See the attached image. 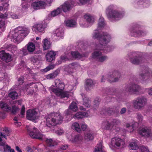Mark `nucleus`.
Listing matches in <instances>:
<instances>
[{"mask_svg":"<svg viewBox=\"0 0 152 152\" xmlns=\"http://www.w3.org/2000/svg\"><path fill=\"white\" fill-rule=\"evenodd\" d=\"M8 5L7 2H1L0 5V11H4L6 10L8 7Z\"/></svg>","mask_w":152,"mask_h":152,"instance_id":"49530a36","label":"nucleus"},{"mask_svg":"<svg viewBox=\"0 0 152 152\" xmlns=\"http://www.w3.org/2000/svg\"><path fill=\"white\" fill-rule=\"evenodd\" d=\"M103 151L102 145L100 143L95 147L94 152H102Z\"/></svg>","mask_w":152,"mask_h":152,"instance_id":"3c124183","label":"nucleus"},{"mask_svg":"<svg viewBox=\"0 0 152 152\" xmlns=\"http://www.w3.org/2000/svg\"><path fill=\"white\" fill-rule=\"evenodd\" d=\"M6 142H0V146H2L3 147L4 150L5 151H9L11 148L8 145H6Z\"/></svg>","mask_w":152,"mask_h":152,"instance_id":"603ef678","label":"nucleus"},{"mask_svg":"<svg viewBox=\"0 0 152 152\" xmlns=\"http://www.w3.org/2000/svg\"><path fill=\"white\" fill-rule=\"evenodd\" d=\"M107 111L109 114L114 113L118 111V108L115 107H109L107 109Z\"/></svg>","mask_w":152,"mask_h":152,"instance_id":"864d4df0","label":"nucleus"},{"mask_svg":"<svg viewBox=\"0 0 152 152\" xmlns=\"http://www.w3.org/2000/svg\"><path fill=\"white\" fill-rule=\"evenodd\" d=\"M26 47H27L28 51L30 53L33 52L35 49V44L32 42H28V44L26 45Z\"/></svg>","mask_w":152,"mask_h":152,"instance_id":"72a5a7b5","label":"nucleus"},{"mask_svg":"<svg viewBox=\"0 0 152 152\" xmlns=\"http://www.w3.org/2000/svg\"><path fill=\"white\" fill-rule=\"evenodd\" d=\"M137 118L140 123H141L143 119V116L140 113L137 114Z\"/></svg>","mask_w":152,"mask_h":152,"instance_id":"e2e57ef3","label":"nucleus"},{"mask_svg":"<svg viewBox=\"0 0 152 152\" xmlns=\"http://www.w3.org/2000/svg\"><path fill=\"white\" fill-rule=\"evenodd\" d=\"M88 115V113L86 112H80L77 113L74 116V118L80 119L84 117H87Z\"/></svg>","mask_w":152,"mask_h":152,"instance_id":"473e14b6","label":"nucleus"},{"mask_svg":"<svg viewBox=\"0 0 152 152\" xmlns=\"http://www.w3.org/2000/svg\"><path fill=\"white\" fill-rule=\"evenodd\" d=\"M62 12V10L59 7L57 8L56 10L52 11L50 15L51 17H54L60 14Z\"/></svg>","mask_w":152,"mask_h":152,"instance_id":"37998d69","label":"nucleus"},{"mask_svg":"<svg viewBox=\"0 0 152 152\" xmlns=\"http://www.w3.org/2000/svg\"><path fill=\"white\" fill-rule=\"evenodd\" d=\"M55 83L56 88H53L55 87L54 86H52L49 88L50 92L51 93L53 92L61 98L65 97L68 98L69 95V92L67 91H62L64 88V83L58 79L55 80Z\"/></svg>","mask_w":152,"mask_h":152,"instance_id":"f257e3e1","label":"nucleus"},{"mask_svg":"<svg viewBox=\"0 0 152 152\" xmlns=\"http://www.w3.org/2000/svg\"><path fill=\"white\" fill-rule=\"evenodd\" d=\"M127 56L130 62L135 65H140L146 61L145 58L143 56V53L141 52H130L128 53Z\"/></svg>","mask_w":152,"mask_h":152,"instance_id":"39448f33","label":"nucleus"},{"mask_svg":"<svg viewBox=\"0 0 152 152\" xmlns=\"http://www.w3.org/2000/svg\"><path fill=\"white\" fill-rule=\"evenodd\" d=\"M25 151L26 152H34L33 150L32 149L31 147L29 146L26 147Z\"/></svg>","mask_w":152,"mask_h":152,"instance_id":"774afa93","label":"nucleus"},{"mask_svg":"<svg viewBox=\"0 0 152 152\" xmlns=\"http://www.w3.org/2000/svg\"><path fill=\"white\" fill-rule=\"evenodd\" d=\"M42 46L44 50H46L49 49L51 45L50 42L48 41L47 39H44L42 42Z\"/></svg>","mask_w":152,"mask_h":152,"instance_id":"4c0bfd02","label":"nucleus"},{"mask_svg":"<svg viewBox=\"0 0 152 152\" xmlns=\"http://www.w3.org/2000/svg\"><path fill=\"white\" fill-rule=\"evenodd\" d=\"M84 18L86 21L90 24H92L94 22L95 19L94 17L89 14L84 15Z\"/></svg>","mask_w":152,"mask_h":152,"instance_id":"cd10ccee","label":"nucleus"},{"mask_svg":"<svg viewBox=\"0 0 152 152\" xmlns=\"http://www.w3.org/2000/svg\"><path fill=\"white\" fill-rule=\"evenodd\" d=\"M71 127L72 129L77 132H80L81 131L80 124L77 122H75L72 124Z\"/></svg>","mask_w":152,"mask_h":152,"instance_id":"e433bc0d","label":"nucleus"},{"mask_svg":"<svg viewBox=\"0 0 152 152\" xmlns=\"http://www.w3.org/2000/svg\"><path fill=\"white\" fill-rule=\"evenodd\" d=\"M53 35L60 38H62L63 37L64 32L62 28H59L56 29L54 32Z\"/></svg>","mask_w":152,"mask_h":152,"instance_id":"7c9ffc66","label":"nucleus"},{"mask_svg":"<svg viewBox=\"0 0 152 152\" xmlns=\"http://www.w3.org/2000/svg\"><path fill=\"white\" fill-rule=\"evenodd\" d=\"M45 118L46 125L50 127L61 123L63 119L59 113H51L45 117Z\"/></svg>","mask_w":152,"mask_h":152,"instance_id":"423d86ee","label":"nucleus"},{"mask_svg":"<svg viewBox=\"0 0 152 152\" xmlns=\"http://www.w3.org/2000/svg\"><path fill=\"white\" fill-rule=\"evenodd\" d=\"M139 149L142 152H150L148 148L144 145L140 146Z\"/></svg>","mask_w":152,"mask_h":152,"instance_id":"bf43d9fd","label":"nucleus"},{"mask_svg":"<svg viewBox=\"0 0 152 152\" xmlns=\"http://www.w3.org/2000/svg\"><path fill=\"white\" fill-rule=\"evenodd\" d=\"M138 140H134L129 142V148L130 149L137 150L139 149L138 145Z\"/></svg>","mask_w":152,"mask_h":152,"instance_id":"393cba45","label":"nucleus"},{"mask_svg":"<svg viewBox=\"0 0 152 152\" xmlns=\"http://www.w3.org/2000/svg\"><path fill=\"white\" fill-rule=\"evenodd\" d=\"M71 54L73 58L78 59L80 58L83 56H84V55L81 54L77 51L72 52Z\"/></svg>","mask_w":152,"mask_h":152,"instance_id":"de8ad7c7","label":"nucleus"},{"mask_svg":"<svg viewBox=\"0 0 152 152\" xmlns=\"http://www.w3.org/2000/svg\"><path fill=\"white\" fill-rule=\"evenodd\" d=\"M105 23L104 19L103 17H100L99 18L98 25V29H101L103 28L104 26Z\"/></svg>","mask_w":152,"mask_h":152,"instance_id":"58836bf2","label":"nucleus"},{"mask_svg":"<svg viewBox=\"0 0 152 152\" xmlns=\"http://www.w3.org/2000/svg\"><path fill=\"white\" fill-rule=\"evenodd\" d=\"M120 124V121L119 120L116 119L113 120V121L111 122V124H112L113 127L114 126L117 125L118 124L119 125Z\"/></svg>","mask_w":152,"mask_h":152,"instance_id":"680f3d73","label":"nucleus"},{"mask_svg":"<svg viewBox=\"0 0 152 152\" xmlns=\"http://www.w3.org/2000/svg\"><path fill=\"white\" fill-rule=\"evenodd\" d=\"M83 137L82 135L77 134L75 136L72 141L73 142L76 144H81L83 142Z\"/></svg>","mask_w":152,"mask_h":152,"instance_id":"c756f323","label":"nucleus"},{"mask_svg":"<svg viewBox=\"0 0 152 152\" xmlns=\"http://www.w3.org/2000/svg\"><path fill=\"white\" fill-rule=\"evenodd\" d=\"M45 27L42 24L39 23L35 24L33 26L32 30L37 34L44 33Z\"/></svg>","mask_w":152,"mask_h":152,"instance_id":"6ab92c4d","label":"nucleus"},{"mask_svg":"<svg viewBox=\"0 0 152 152\" xmlns=\"http://www.w3.org/2000/svg\"><path fill=\"white\" fill-rule=\"evenodd\" d=\"M80 67V66L78 64L76 63H72L68 65L67 67V72L70 74L73 72L74 69H77Z\"/></svg>","mask_w":152,"mask_h":152,"instance_id":"4be33fe9","label":"nucleus"},{"mask_svg":"<svg viewBox=\"0 0 152 152\" xmlns=\"http://www.w3.org/2000/svg\"><path fill=\"white\" fill-rule=\"evenodd\" d=\"M10 135V132L7 128H4L2 132H0V142L2 141L1 137L7 139L6 137Z\"/></svg>","mask_w":152,"mask_h":152,"instance_id":"c85d7f7f","label":"nucleus"},{"mask_svg":"<svg viewBox=\"0 0 152 152\" xmlns=\"http://www.w3.org/2000/svg\"><path fill=\"white\" fill-rule=\"evenodd\" d=\"M108 59V57L107 56L102 54L96 60L99 62L103 63L107 61Z\"/></svg>","mask_w":152,"mask_h":152,"instance_id":"09e8293b","label":"nucleus"},{"mask_svg":"<svg viewBox=\"0 0 152 152\" xmlns=\"http://www.w3.org/2000/svg\"><path fill=\"white\" fill-rule=\"evenodd\" d=\"M138 126V124L136 122H133L132 125H131L130 124L128 123H126V128L130 127L131 128V129H128V131L129 132H133Z\"/></svg>","mask_w":152,"mask_h":152,"instance_id":"2f4dec72","label":"nucleus"},{"mask_svg":"<svg viewBox=\"0 0 152 152\" xmlns=\"http://www.w3.org/2000/svg\"><path fill=\"white\" fill-rule=\"evenodd\" d=\"M54 67L55 65H49L44 69H43V71L45 72H47L50 70L53 69L54 68Z\"/></svg>","mask_w":152,"mask_h":152,"instance_id":"0e129e2a","label":"nucleus"},{"mask_svg":"<svg viewBox=\"0 0 152 152\" xmlns=\"http://www.w3.org/2000/svg\"><path fill=\"white\" fill-rule=\"evenodd\" d=\"M107 44L106 45L105 47H103V49L101 50H105L107 51V52H110L112 51L114 49V47L113 46H107ZM101 47H102L101 46V45H99L98 47L97 46L96 49H97L101 50L100 48Z\"/></svg>","mask_w":152,"mask_h":152,"instance_id":"a19ab883","label":"nucleus"},{"mask_svg":"<svg viewBox=\"0 0 152 152\" xmlns=\"http://www.w3.org/2000/svg\"><path fill=\"white\" fill-rule=\"evenodd\" d=\"M125 144L123 140L118 137H114L111 139L110 143L111 147L118 149L122 147Z\"/></svg>","mask_w":152,"mask_h":152,"instance_id":"ddd939ff","label":"nucleus"},{"mask_svg":"<svg viewBox=\"0 0 152 152\" xmlns=\"http://www.w3.org/2000/svg\"><path fill=\"white\" fill-rule=\"evenodd\" d=\"M21 51H22L23 54L24 55H27L28 53V52H29V51H28L27 48V47H26V46L22 49Z\"/></svg>","mask_w":152,"mask_h":152,"instance_id":"338daca9","label":"nucleus"},{"mask_svg":"<svg viewBox=\"0 0 152 152\" xmlns=\"http://www.w3.org/2000/svg\"><path fill=\"white\" fill-rule=\"evenodd\" d=\"M92 38L94 39L99 38V44L96 45V47L99 45H101L102 47L100 49L102 50L103 47L110 41L111 37L107 33L101 34L98 30H96L92 34Z\"/></svg>","mask_w":152,"mask_h":152,"instance_id":"f03ea898","label":"nucleus"},{"mask_svg":"<svg viewBox=\"0 0 152 152\" xmlns=\"http://www.w3.org/2000/svg\"><path fill=\"white\" fill-rule=\"evenodd\" d=\"M95 84V82L91 79H87L86 81V88L87 91L91 90Z\"/></svg>","mask_w":152,"mask_h":152,"instance_id":"b1692460","label":"nucleus"},{"mask_svg":"<svg viewBox=\"0 0 152 152\" xmlns=\"http://www.w3.org/2000/svg\"><path fill=\"white\" fill-rule=\"evenodd\" d=\"M81 127V130L84 131H85L87 127V126L86 124L84 122H82L80 124Z\"/></svg>","mask_w":152,"mask_h":152,"instance_id":"69168bd1","label":"nucleus"},{"mask_svg":"<svg viewBox=\"0 0 152 152\" xmlns=\"http://www.w3.org/2000/svg\"><path fill=\"white\" fill-rule=\"evenodd\" d=\"M94 138L93 134L90 132H87L85 135L84 139L85 140L88 141L92 140Z\"/></svg>","mask_w":152,"mask_h":152,"instance_id":"ea45409f","label":"nucleus"},{"mask_svg":"<svg viewBox=\"0 0 152 152\" xmlns=\"http://www.w3.org/2000/svg\"><path fill=\"white\" fill-rule=\"evenodd\" d=\"M96 48V49L97 50L95 51L94 52L92 53V56L93 58L96 59L97 60L98 58L102 54V52L100 51L101 50L97 49Z\"/></svg>","mask_w":152,"mask_h":152,"instance_id":"c9c22d12","label":"nucleus"},{"mask_svg":"<svg viewBox=\"0 0 152 152\" xmlns=\"http://www.w3.org/2000/svg\"><path fill=\"white\" fill-rule=\"evenodd\" d=\"M64 23L66 25L69 27H75L77 25V23L75 20L72 19L65 20Z\"/></svg>","mask_w":152,"mask_h":152,"instance_id":"5701e85b","label":"nucleus"},{"mask_svg":"<svg viewBox=\"0 0 152 152\" xmlns=\"http://www.w3.org/2000/svg\"><path fill=\"white\" fill-rule=\"evenodd\" d=\"M26 117L29 120L33 121L36 120L38 118L37 112L35 110H28L26 112Z\"/></svg>","mask_w":152,"mask_h":152,"instance_id":"2eb2a0df","label":"nucleus"},{"mask_svg":"<svg viewBox=\"0 0 152 152\" xmlns=\"http://www.w3.org/2000/svg\"><path fill=\"white\" fill-rule=\"evenodd\" d=\"M68 60V58L66 54L62 55L60 57V60L58 61L56 64H59L61 63L62 62H64Z\"/></svg>","mask_w":152,"mask_h":152,"instance_id":"a18cd8bd","label":"nucleus"},{"mask_svg":"<svg viewBox=\"0 0 152 152\" xmlns=\"http://www.w3.org/2000/svg\"><path fill=\"white\" fill-rule=\"evenodd\" d=\"M7 16V14L6 13L0 15V33L4 31L5 30V21L4 19H6Z\"/></svg>","mask_w":152,"mask_h":152,"instance_id":"a211bd4d","label":"nucleus"},{"mask_svg":"<svg viewBox=\"0 0 152 152\" xmlns=\"http://www.w3.org/2000/svg\"><path fill=\"white\" fill-rule=\"evenodd\" d=\"M27 129L29 136L32 138L42 140L45 138V136L35 127L30 129L28 126H26Z\"/></svg>","mask_w":152,"mask_h":152,"instance_id":"9b49d317","label":"nucleus"},{"mask_svg":"<svg viewBox=\"0 0 152 152\" xmlns=\"http://www.w3.org/2000/svg\"><path fill=\"white\" fill-rule=\"evenodd\" d=\"M100 100L99 98H96L94 101L93 109L94 110L96 109L99 105Z\"/></svg>","mask_w":152,"mask_h":152,"instance_id":"4d7b16f0","label":"nucleus"},{"mask_svg":"<svg viewBox=\"0 0 152 152\" xmlns=\"http://www.w3.org/2000/svg\"><path fill=\"white\" fill-rule=\"evenodd\" d=\"M23 83V77L22 76H21L18 79L16 84V86H18L22 85Z\"/></svg>","mask_w":152,"mask_h":152,"instance_id":"052dcab7","label":"nucleus"},{"mask_svg":"<svg viewBox=\"0 0 152 152\" xmlns=\"http://www.w3.org/2000/svg\"><path fill=\"white\" fill-rule=\"evenodd\" d=\"M28 5L26 3H23L20 6L19 10L22 11H25L28 9Z\"/></svg>","mask_w":152,"mask_h":152,"instance_id":"13d9d810","label":"nucleus"},{"mask_svg":"<svg viewBox=\"0 0 152 152\" xmlns=\"http://www.w3.org/2000/svg\"><path fill=\"white\" fill-rule=\"evenodd\" d=\"M141 89V86L134 83L131 82L124 87V91L126 92L137 94L139 93Z\"/></svg>","mask_w":152,"mask_h":152,"instance_id":"1a4fd4ad","label":"nucleus"},{"mask_svg":"<svg viewBox=\"0 0 152 152\" xmlns=\"http://www.w3.org/2000/svg\"><path fill=\"white\" fill-rule=\"evenodd\" d=\"M69 108L72 110L76 111L78 110V108L76 102H72L69 106Z\"/></svg>","mask_w":152,"mask_h":152,"instance_id":"5fc2aeb1","label":"nucleus"},{"mask_svg":"<svg viewBox=\"0 0 152 152\" xmlns=\"http://www.w3.org/2000/svg\"><path fill=\"white\" fill-rule=\"evenodd\" d=\"M0 108L7 112L10 111L11 109V107L6 103L3 101L0 102Z\"/></svg>","mask_w":152,"mask_h":152,"instance_id":"bb28decb","label":"nucleus"},{"mask_svg":"<svg viewBox=\"0 0 152 152\" xmlns=\"http://www.w3.org/2000/svg\"><path fill=\"white\" fill-rule=\"evenodd\" d=\"M56 55V52L53 51H50L46 55V61L49 62H51L55 59Z\"/></svg>","mask_w":152,"mask_h":152,"instance_id":"aec40b11","label":"nucleus"},{"mask_svg":"<svg viewBox=\"0 0 152 152\" xmlns=\"http://www.w3.org/2000/svg\"><path fill=\"white\" fill-rule=\"evenodd\" d=\"M59 72V70H57L53 73L48 74L47 76V79H51L55 78L58 75Z\"/></svg>","mask_w":152,"mask_h":152,"instance_id":"79ce46f5","label":"nucleus"},{"mask_svg":"<svg viewBox=\"0 0 152 152\" xmlns=\"http://www.w3.org/2000/svg\"><path fill=\"white\" fill-rule=\"evenodd\" d=\"M46 142L48 144V146L50 147L53 146L57 144V143L56 141H53L51 139H47Z\"/></svg>","mask_w":152,"mask_h":152,"instance_id":"8fccbe9b","label":"nucleus"},{"mask_svg":"<svg viewBox=\"0 0 152 152\" xmlns=\"http://www.w3.org/2000/svg\"><path fill=\"white\" fill-rule=\"evenodd\" d=\"M0 58L7 62H9L12 60L11 55L9 53H5L3 50L0 51Z\"/></svg>","mask_w":152,"mask_h":152,"instance_id":"dca6fc26","label":"nucleus"},{"mask_svg":"<svg viewBox=\"0 0 152 152\" xmlns=\"http://www.w3.org/2000/svg\"><path fill=\"white\" fill-rule=\"evenodd\" d=\"M29 32V30L27 28L18 27L15 29L14 33L12 34L14 42L20 43L27 36Z\"/></svg>","mask_w":152,"mask_h":152,"instance_id":"20e7f679","label":"nucleus"},{"mask_svg":"<svg viewBox=\"0 0 152 152\" xmlns=\"http://www.w3.org/2000/svg\"><path fill=\"white\" fill-rule=\"evenodd\" d=\"M140 135L144 137L145 138H150L151 134V130L147 127H144L140 130L139 131Z\"/></svg>","mask_w":152,"mask_h":152,"instance_id":"f3484780","label":"nucleus"},{"mask_svg":"<svg viewBox=\"0 0 152 152\" xmlns=\"http://www.w3.org/2000/svg\"><path fill=\"white\" fill-rule=\"evenodd\" d=\"M76 5L75 2L73 0H68L65 1L59 7L64 12H66L70 11L73 6Z\"/></svg>","mask_w":152,"mask_h":152,"instance_id":"4468645a","label":"nucleus"},{"mask_svg":"<svg viewBox=\"0 0 152 152\" xmlns=\"http://www.w3.org/2000/svg\"><path fill=\"white\" fill-rule=\"evenodd\" d=\"M135 31H131V35L132 36H136L137 35L139 36H144L146 34L145 31H142L138 30L137 31H136V32H134Z\"/></svg>","mask_w":152,"mask_h":152,"instance_id":"f704fd0d","label":"nucleus"},{"mask_svg":"<svg viewBox=\"0 0 152 152\" xmlns=\"http://www.w3.org/2000/svg\"><path fill=\"white\" fill-rule=\"evenodd\" d=\"M139 77L142 83H148L152 80V70L146 68L144 71L139 74Z\"/></svg>","mask_w":152,"mask_h":152,"instance_id":"6e6552de","label":"nucleus"},{"mask_svg":"<svg viewBox=\"0 0 152 152\" xmlns=\"http://www.w3.org/2000/svg\"><path fill=\"white\" fill-rule=\"evenodd\" d=\"M83 99V105L86 107H90L91 106V101L84 94H81Z\"/></svg>","mask_w":152,"mask_h":152,"instance_id":"412c9836","label":"nucleus"},{"mask_svg":"<svg viewBox=\"0 0 152 152\" xmlns=\"http://www.w3.org/2000/svg\"><path fill=\"white\" fill-rule=\"evenodd\" d=\"M115 7L110 5L106 9V13L109 19L113 21H118L121 19L124 15L123 12L115 10Z\"/></svg>","mask_w":152,"mask_h":152,"instance_id":"7ed1b4c3","label":"nucleus"},{"mask_svg":"<svg viewBox=\"0 0 152 152\" xmlns=\"http://www.w3.org/2000/svg\"><path fill=\"white\" fill-rule=\"evenodd\" d=\"M101 127L103 129L110 130L113 128V126L112 124H111V123L106 121L102 122Z\"/></svg>","mask_w":152,"mask_h":152,"instance_id":"a878e982","label":"nucleus"},{"mask_svg":"<svg viewBox=\"0 0 152 152\" xmlns=\"http://www.w3.org/2000/svg\"><path fill=\"white\" fill-rule=\"evenodd\" d=\"M9 96L12 99H15L18 98V94L16 92L13 91L10 92L9 94Z\"/></svg>","mask_w":152,"mask_h":152,"instance_id":"6e6d98bb","label":"nucleus"},{"mask_svg":"<svg viewBox=\"0 0 152 152\" xmlns=\"http://www.w3.org/2000/svg\"><path fill=\"white\" fill-rule=\"evenodd\" d=\"M53 0H42V1H35L31 5L32 8L35 10L45 9L46 5H50Z\"/></svg>","mask_w":152,"mask_h":152,"instance_id":"f8f14e48","label":"nucleus"},{"mask_svg":"<svg viewBox=\"0 0 152 152\" xmlns=\"http://www.w3.org/2000/svg\"><path fill=\"white\" fill-rule=\"evenodd\" d=\"M138 4L142 5L145 7L148 6L150 4L149 0H140L139 1Z\"/></svg>","mask_w":152,"mask_h":152,"instance_id":"c03bdc74","label":"nucleus"},{"mask_svg":"<svg viewBox=\"0 0 152 152\" xmlns=\"http://www.w3.org/2000/svg\"><path fill=\"white\" fill-rule=\"evenodd\" d=\"M147 100L146 97L143 96L137 98L132 101V105L136 109H141L147 104Z\"/></svg>","mask_w":152,"mask_h":152,"instance_id":"9d476101","label":"nucleus"},{"mask_svg":"<svg viewBox=\"0 0 152 152\" xmlns=\"http://www.w3.org/2000/svg\"><path fill=\"white\" fill-rule=\"evenodd\" d=\"M120 77V74L118 71H114L112 74L102 76L101 81L103 82L107 80L110 82H115L118 81Z\"/></svg>","mask_w":152,"mask_h":152,"instance_id":"0eeeda50","label":"nucleus"}]
</instances>
